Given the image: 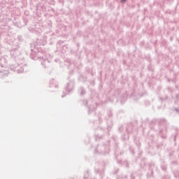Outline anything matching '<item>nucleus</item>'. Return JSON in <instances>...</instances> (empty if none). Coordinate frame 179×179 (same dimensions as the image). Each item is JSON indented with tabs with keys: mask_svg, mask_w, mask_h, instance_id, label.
Returning <instances> with one entry per match:
<instances>
[{
	"mask_svg": "<svg viewBox=\"0 0 179 179\" xmlns=\"http://www.w3.org/2000/svg\"><path fill=\"white\" fill-rule=\"evenodd\" d=\"M123 1H127V0H123Z\"/></svg>",
	"mask_w": 179,
	"mask_h": 179,
	"instance_id": "f257e3e1",
	"label": "nucleus"
}]
</instances>
